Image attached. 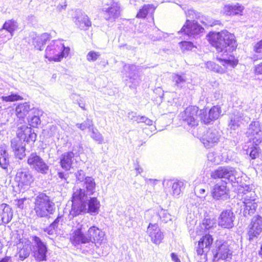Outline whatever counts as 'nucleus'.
<instances>
[{"instance_id": "obj_1", "label": "nucleus", "mask_w": 262, "mask_h": 262, "mask_svg": "<svg viewBox=\"0 0 262 262\" xmlns=\"http://www.w3.org/2000/svg\"><path fill=\"white\" fill-rule=\"evenodd\" d=\"M210 43L219 53H221L220 60L225 64H231L232 56L231 53L235 50L236 44L233 34L226 30L212 33L209 36Z\"/></svg>"}, {"instance_id": "obj_13", "label": "nucleus", "mask_w": 262, "mask_h": 262, "mask_svg": "<svg viewBox=\"0 0 262 262\" xmlns=\"http://www.w3.org/2000/svg\"><path fill=\"white\" fill-rule=\"evenodd\" d=\"M262 232V216L256 215L252 217L248 226L247 235L249 241L257 238Z\"/></svg>"}, {"instance_id": "obj_10", "label": "nucleus", "mask_w": 262, "mask_h": 262, "mask_svg": "<svg viewBox=\"0 0 262 262\" xmlns=\"http://www.w3.org/2000/svg\"><path fill=\"white\" fill-rule=\"evenodd\" d=\"M213 260L218 261L220 259L227 260L230 259L232 252L229 248V245L226 242L217 241L215 243V247L213 250Z\"/></svg>"}, {"instance_id": "obj_56", "label": "nucleus", "mask_w": 262, "mask_h": 262, "mask_svg": "<svg viewBox=\"0 0 262 262\" xmlns=\"http://www.w3.org/2000/svg\"><path fill=\"white\" fill-rule=\"evenodd\" d=\"M25 201H26V198L15 200L14 204L17 208L23 209L24 207V202Z\"/></svg>"}, {"instance_id": "obj_53", "label": "nucleus", "mask_w": 262, "mask_h": 262, "mask_svg": "<svg viewBox=\"0 0 262 262\" xmlns=\"http://www.w3.org/2000/svg\"><path fill=\"white\" fill-rule=\"evenodd\" d=\"M57 230V229L55 227L53 226L52 224H50V225L46 228L44 231L45 232H47L48 234L53 235L56 234Z\"/></svg>"}, {"instance_id": "obj_34", "label": "nucleus", "mask_w": 262, "mask_h": 262, "mask_svg": "<svg viewBox=\"0 0 262 262\" xmlns=\"http://www.w3.org/2000/svg\"><path fill=\"white\" fill-rule=\"evenodd\" d=\"M31 110L29 103H20L15 108V113L18 118H24Z\"/></svg>"}, {"instance_id": "obj_59", "label": "nucleus", "mask_w": 262, "mask_h": 262, "mask_svg": "<svg viewBox=\"0 0 262 262\" xmlns=\"http://www.w3.org/2000/svg\"><path fill=\"white\" fill-rule=\"evenodd\" d=\"M250 157L252 159H254L258 156V151L256 148L252 149L250 152Z\"/></svg>"}, {"instance_id": "obj_58", "label": "nucleus", "mask_w": 262, "mask_h": 262, "mask_svg": "<svg viewBox=\"0 0 262 262\" xmlns=\"http://www.w3.org/2000/svg\"><path fill=\"white\" fill-rule=\"evenodd\" d=\"M254 50L257 53H261L260 58H262V39L254 46Z\"/></svg>"}, {"instance_id": "obj_26", "label": "nucleus", "mask_w": 262, "mask_h": 262, "mask_svg": "<svg viewBox=\"0 0 262 262\" xmlns=\"http://www.w3.org/2000/svg\"><path fill=\"white\" fill-rule=\"evenodd\" d=\"M13 215V210L9 205L4 203L0 204V225L10 222Z\"/></svg>"}, {"instance_id": "obj_62", "label": "nucleus", "mask_w": 262, "mask_h": 262, "mask_svg": "<svg viewBox=\"0 0 262 262\" xmlns=\"http://www.w3.org/2000/svg\"><path fill=\"white\" fill-rule=\"evenodd\" d=\"M140 123L143 122L145 123V124L148 125H151L152 124V121L145 116H141V118H140Z\"/></svg>"}, {"instance_id": "obj_35", "label": "nucleus", "mask_w": 262, "mask_h": 262, "mask_svg": "<svg viewBox=\"0 0 262 262\" xmlns=\"http://www.w3.org/2000/svg\"><path fill=\"white\" fill-rule=\"evenodd\" d=\"M187 78L185 75L173 74L172 75V81L174 86L178 89L183 88L186 82Z\"/></svg>"}, {"instance_id": "obj_32", "label": "nucleus", "mask_w": 262, "mask_h": 262, "mask_svg": "<svg viewBox=\"0 0 262 262\" xmlns=\"http://www.w3.org/2000/svg\"><path fill=\"white\" fill-rule=\"evenodd\" d=\"M50 35L47 33H43L40 35H36L32 37V42L34 47L38 50H43L42 47L46 41L50 39Z\"/></svg>"}, {"instance_id": "obj_19", "label": "nucleus", "mask_w": 262, "mask_h": 262, "mask_svg": "<svg viewBox=\"0 0 262 262\" xmlns=\"http://www.w3.org/2000/svg\"><path fill=\"white\" fill-rule=\"evenodd\" d=\"M213 238L210 234H205L198 242V246L196 253L198 255L203 256V258L206 259V253L209 251L210 246L212 245Z\"/></svg>"}, {"instance_id": "obj_21", "label": "nucleus", "mask_w": 262, "mask_h": 262, "mask_svg": "<svg viewBox=\"0 0 262 262\" xmlns=\"http://www.w3.org/2000/svg\"><path fill=\"white\" fill-rule=\"evenodd\" d=\"M220 137L219 133L216 129L209 128L203 136L202 143L206 148H209L217 143Z\"/></svg>"}, {"instance_id": "obj_27", "label": "nucleus", "mask_w": 262, "mask_h": 262, "mask_svg": "<svg viewBox=\"0 0 262 262\" xmlns=\"http://www.w3.org/2000/svg\"><path fill=\"white\" fill-rule=\"evenodd\" d=\"M74 155L73 152L68 151L63 153L60 156V165L63 169L66 171L70 170L75 160Z\"/></svg>"}, {"instance_id": "obj_61", "label": "nucleus", "mask_w": 262, "mask_h": 262, "mask_svg": "<svg viewBox=\"0 0 262 262\" xmlns=\"http://www.w3.org/2000/svg\"><path fill=\"white\" fill-rule=\"evenodd\" d=\"M203 226L205 229H209L211 227V221L210 219H206L204 220Z\"/></svg>"}, {"instance_id": "obj_22", "label": "nucleus", "mask_w": 262, "mask_h": 262, "mask_svg": "<svg viewBox=\"0 0 262 262\" xmlns=\"http://www.w3.org/2000/svg\"><path fill=\"white\" fill-rule=\"evenodd\" d=\"M204 30L197 22L195 21H190L187 20L186 24L183 26L179 33H184L188 37H191L194 35L199 34Z\"/></svg>"}, {"instance_id": "obj_5", "label": "nucleus", "mask_w": 262, "mask_h": 262, "mask_svg": "<svg viewBox=\"0 0 262 262\" xmlns=\"http://www.w3.org/2000/svg\"><path fill=\"white\" fill-rule=\"evenodd\" d=\"M199 113L198 107L196 106L187 107L180 114V118L184 125L190 128L196 127L200 121Z\"/></svg>"}, {"instance_id": "obj_18", "label": "nucleus", "mask_w": 262, "mask_h": 262, "mask_svg": "<svg viewBox=\"0 0 262 262\" xmlns=\"http://www.w3.org/2000/svg\"><path fill=\"white\" fill-rule=\"evenodd\" d=\"M83 188L76 189L74 191H79L80 190L82 192V196L88 198L89 196L93 195L96 192V184L95 179L92 177H87L85 180L82 184Z\"/></svg>"}, {"instance_id": "obj_64", "label": "nucleus", "mask_w": 262, "mask_h": 262, "mask_svg": "<svg viewBox=\"0 0 262 262\" xmlns=\"http://www.w3.org/2000/svg\"><path fill=\"white\" fill-rule=\"evenodd\" d=\"M255 71L257 74H262V63L256 66Z\"/></svg>"}, {"instance_id": "obj_41", "label": "nucleus", "mask_w": 262, "mask_h": 262, "mask_svg": "<svg viewBox=\"0 0 262 262\" xmlns=\"http://www.w3.org/2000/svg\"><path fill=\"white\" fill-rule=\"evenodd\" d=\"M91 138L99 144H102L103 142L104 139L102 135L100 133L98 129L96 128H92Z\"/></svg>"}, {"instance_id": "obj_46", "label": "nucleus", "mask_w": 262, "mask_h": 262, "mask_svg": "<svg viewBox=\"0 0 262 262\" xmlns=\"http://www.w3.org/2000/svg\"><path fill=\"white\" fill-rule=\"evenodd\" d=\"M156 32H157L156 33L155 35L150 34L149 35V38L152 41H159L162 39L163 38L165 37V35H166L165 33L159 30H157Z\"/></svg>"}, {"instance_id": "obj_23", "label": "nucleus", "mask_w": 262, "mask_h": 262, "mask_svg": "<svg viewBox=\"0 0 262 262\" xmlns=\"http://www.w3.org/2000/svg\"><path fill=\"white\" fill-rule=\"evenodd\" d=\"M249 119V117L245 115L243 110H235L230 117L229 126L231 129L235 130L239 126L240 123L243 121L247 122Z\"/></svg>"}, {"instance_id": "obj_20", "label": "nucleus", "mask_w": 262, "mask_h": 262, "mask_svg": "<svg viewBox=\"0 0 262 262\" xmlns=\"http://www.w3.org/2000/svg\"><path fill=\"white\" fill-rule=\"evenodd\" d=\"M212 196L216 200H226L229 198V190L226 183L221 182L215 184L212 190Z\"/></svg>"}, {"instance_id": "obj_54", "label": "nucleus", "mask_w": 262, "mask_h": 262, "mask_svg": "<svg viewBox=\"0 0 262 262\" xmlns=\"http://www.w3.org/2000/svg\"><path fill=\"white\" fill-rule=\"evenodd\" d=\"M63 222V216L62 215H58L51 224L55 227L57 229L59 225H62Z\"/></svg>"}, {"instance_id": "obj_16", "label": "nucleus", "mask_w": 262, "mask_h": 262, "mask_svg": "<svg viewBox=\"0 0 262 262\" xmlns=\"http://www.w3.org/2000/svg\"><path fill=\"white\" fill-rule=\"evenodd\" d=\"M102 12L105 20L113 22L120 16V5L113 3L110 5L104 6Z\"/></svg>"}, {"instance_id": "obj_30", "label": "nucleus", "mask_w": 262, "mask_h": 262, "mask_svg": "<svg viewBox=\"0 0 262 262\" xmlns=\"http://www.w3.org/2000/svg\"><path fill=\"white\" fill-rule=\"evenodd\" d=\"M86 201L88 213L94 215L97 214L100 207V203L97 198L90 196L87 198Z\"/></svg>"}, {"instance_id": "obj_25", "label": "nucleus", "mask_w": 262, "mask_h": 262, "mask_svg": "<svg viewBox=\"0 0 262 262\" xmlns=\"http://www.w3.org/2000/svg\"><path fill=\"white\" fill-rule=\"evenodd\" d=\"M234 216L231 210H224L219 218V225L224 228H231L233 226Z\"/></svg>"}, {"instance_id": "obj_43", "label": "nucleus", "mask_w": 262, "mask_h": 262, "mask_svg": "<svg viewBox=\"0 0 262 262\" xmlns=\"http://www.w3.org/2000/svg\"><path fill=\"white\" fill-rule=\"evenodd\" d=\"M206 65L207 69L217 73H224L225 71L222 67L212 61L207 62Z\"/></svg>"}, {"instance_id": "obj_52", "label": "nucleus", "mask_w": 262, "mask_h": 262, "mask_svg": "<svg viewBox=\"0 0 262 262\" xmlns=\"http://www.w3.org/2000/svg\"><path fill=\"white\" fill-rule=\"evenodd\" d=\"M199 119L205 123V119H208L209 113L206 110H199Z\"/></svg>"}, {"instance_id": "obj_3", "label": "nucleus", "mask_w": 262, "mask_h": 262, "mask_svg": "<svg viewBox=\"0 0 262 262\" xmlns=\"http://www.w3.org/2000/svg\"><path fill=\"white\" fill-rule=\"evenodd\" d=\"M239 193H242V204L243 206V214L245 217L253 214L257 207V196L253 190L252 185H245L239 189ZM242 210V209H241Z\"/></svg>"}, {"instance_id": "obj_6", "label": "nucleus", "mask_w": 262, "mask_h": 262, "mask_svg": "<svg viewBox=\"0 0 262 262\" xmlns=\"http://www.w3.org/2000/svg\"><path fill=\"white\" fill-rule=\"evenodd\" d=\"M212 178H225L231 183H238L239 176L235 169L231 167H219L211 173Z\"/></svg>"}, {"instance_id": "obj_50", "label": "nucleus", "mask_w": 262, "mask_h": 262, "mask_svg": "<svg viewBox=\"0 0 262 262\" xmlns=\"http://www.w3.org/2000/svg\"><path fill=\"white\" fill-rule=\"evenodd\" d=\"M75 177L77 181L79 182H84L87 177L85 176V172L82 170H78L75 173Z\"/></svg>"}, {"instance_id": "obj_12", "label": "nucleus", "mask_w": 262, "mask_h": 262, "mask_svg": "<svg viewBox=\"0 0 262 262\" xmlns=\"http://www.w3.org/2000/svg\"><path fill=\"white\" fill-rule=\"evenodd\" d=\"M63 48V44L59 40H52L46 49L45 57L49 61H60L59 54Z\"/></svg>"}, {"instance_id": "obj_37", "label": "nucleus", "mask_w": 262, "mask_h": 262, "mask_svg": "<svg viewBox=\"0 0 262 262\" xmlns=\"http://www.w3.org/2000/svg\"><path fill=\"white\" fill-rule=\"evenodd\" d=\"M9 164V154L4 147L0 146V166L3 169H6Z\"/></svg>"}, {"instance_id": "obj_39", "label": "nucleus", "mask_w": 262, "mask_h": 262, "mask_svg": "<svg viewBox=\"0 0 262 262\" xmlns=\"http://www.w3.org/2000/svg\"><path fill=\"white\" fill-rule=\"evenodd\" d=\"M18 252L19 258L20 260H24L29 255L31 250V246L29 244L23 245L22 247H19Z\"/></svg>"}, {"instance_id": "obj_63", "label": "nucleus", "mask_w": 262, "mask_h": 262, "mask_svg": "<svg viewBox=\"0 0 262 262\" xmlns=\"http://www.w3.org/2000/svg\"><path fill=\"white\" fill-rule=\"evenodd\" d=\"M70 98L75 103H78L79 102L81 101L80 96L76 94H71Z\"/></svg>"}, {"instance_id": "obj_49", "label": "nucleus", "mask_w": 262, "mask_h": 262, "mask_svg": "<svg viewBox=\"0 0 262 262\" xmlns=\"http://www.w3.org/2000/svg\"><path fill=\"white\" fill-rule=\"evenodd\" d=\"M128 118L132 120L133 122H136L137 123H140V118H141V116H138L136 113L132 112L128 113L127 115Z\"/></svg>"}, {"instance_id": "obj_2", "label": "nucleus", "mask_w": 262, "mask_h": 262, "mask_svg": "<svg viewBox=\"0 0 262 262\" xmlns=\"http://www.w3.org/2000/svg\"><path fill=\"white\" fill-rule=\"evenodd\" d=\"M104 233L96 226L89 227L88 223L81 221L75 227L71 234L70 241L73 245L86 244L92 242L101 243L104 239Z\"/></svg>"}, {"instance_id": "obj_36", "label": "nucleus", "mask_w": 262, "mask_h": 262, "mask_svg": "<svg viewBox=\"0 0 262 262\" xmlns=\"http://www.w3.org/2000/svg\"><path fill=\"white\" fill-rule=\"evenodd\" d=\"M208 113V119H205V124H209L218 119L221 113L220 108L217 106H214L210 109Z\"/></svg>"}, {"instance_id": "obj_55", "label": "nucleus", "mask_w": 262, "mask_h": 262, "mask_svg": "<svg viewBox=\"0 0 262 262\" xmlns=\"http://www.w3.org/2000/svg\"><path fill=\"white\" fill-rule=\"evenodd\" d=\"M70 49L69 47H65L63 45V48L59 54L60 61L63 57H66L70 53Z\"/></svg>"}, {"instance_id": "obj_7", "label": "nucleus", "mask_w": 262, "mask_h": 262, "mask_svg": "<svg viewBox=\"0 0 262 262\" xmlns=\"http://www.w3.org/2000/svg\"><path fill=\"white\" fill-rule=\"evenodd\" d=\"M82 193L81 190L73 191L71 213L74 216L78 215L81 213H88L86 202L87 198L83 197L81 195Z\"/></svg>"}, {"instance_id": "obj_51", "label": "nucleus", "mask_w": 262, "mask_h": 262, "mask_svg": "<svg viewBox=\"0 0 262 262\" xmlns=\"http://www.w3.org/2000/svg\"><path fill=\"white\" fill-rule=\"evenodd\" d=\"M159 216L163 222L166 223L168 220H170V214L165 210H162L159 213Z\"/></svg>"}, {"instance_id": "obj_60", "label": "nucleus", "mask_w": 262, "mask_h": 262, "mask_svg": "<svg viewBox=\"0 0 262 262\" xmlns=\"http://www.w3.org/2000/svg\"><path fill=\"white\" fill-rule=\"evenodd\" d=\"M58 177L61 180L67 181V178L69 177L68 173H66L64 172L60 171L57 173Z\"/></svg>"}, {"instance_id": "obj_28", "label": "nucleus", "mask_w": 262, "mask_h": 262, "mask_svg": "<svg viewBox=\"0 0 262 262\" xmlns=\"http://www.w3.org/2000/svg\"><path fill=\"white\" fill-rule=\"evenodd\" d=\"M167 185L171 187L170 193L174 198H179L185 188V182L182 180L168 181Z\"/></svg>"}, {"instance_id": "obj_17", "label": "nucleus", "mask_w": 262, "mask_h": 262, "mask_svg": "<svg viewBox=\"0 0 262 262\" xmlns=\"http://www.w3.org/2000/svg\"><path fill=\"white\" fill-rule=\"evenodd\" d=\"M72 18L75 25L81 30H86L91 26L89 17L81 10H75Z\"/></svg>"}, {"instance_id": "obj_11", "label": "nucleus", "mask_w": 262, "mask_h": 262, "mask_svg": "<svg viewBox=\"0 0 262 262\" xmlns=\"http://www.w3.org/2000/svg\"><path fill=\"white\" fill-rule=\"evenodd\" d=\"M18 186L23 189H28L34 181L32 172L27 168L18 169L15 176Z\"/></svg>"}, {"instance_id": "obj_40", "label": "nucleus", "mask_w": 262, "mask_h": 262, "mask_svg": "<svg viewBox=\"0 0 262 262\" xmlns=\"http://www.w3.org/2000/svg\"><path fill=\"white\" fill-rule=\"evenodd\" d=\"M34 113H36L37 115H34L28 120L29 125L33 127H37L40 124L41 121L39 115L41 114L42 112L38 110H34Z\"/></svg>"}, {"instance_id": "obj_33", "label": "nucleus", "mask_w": 262, "mask_h": 262, "mask_svg": "<svg viewBox=\"0 0 262 262\" xmlns=\"http://www.w3.org/2000/svg\"><path fill=\"white\" fill-rule=\"evenodd\" d=\"M11 147L15 156L19 159H22L25 156V147L16 139L11 140Z\"/></svg>"}, {"instance_id": "obj_31", "label": "nucleus", "mask_w": 262, "mask_h": 262, "mask_svg": "<svg viewBox=\"0 0 262 262\" xmlns=\"http://www.w3.org/2000/svg\"><path fill=\"white\" fill-rule=\"evenodd\" d=\"M244 7L236 3L225 5L223 8L224 13L227 15H242Z\"/></svg>"}, {"instance_id": "obj_48", "label": "nucleus", "mask_w": 262, "mask_h": 262, "mask_svg": "<svg viewBox=\"0 0 262 262\" xmlns=\"http://www.w3.org/2000/svg\"><path fill=\"white\" fill-rule=\"evenodd\" d=\"M45 133H47L49 137L54 136L58 132V127L56 125H50L46 129L43 130Z\"/></svg>"}, {"instance_id": "obj_24", "label": "nucleus", "mask_w": 262, "mask_h": 262, "mask_svg": "<svg viewBox=\"0 0 262 262\" xmlns=\"http://www.w3.org/2000/svg\"><path fill=\"white\" fill-rule=\"evenodd\" d=\"M147 233L151 241L157 245L161 243L164 237L163 233L157 224L150 223L147 229Z\"/></svg>"}, {"instance_id": "obj_4", "label": "nucleus", "mask_w": 262, "mask_h": 262, "mask_svg": "<svg viewBox=\"0 0 262 262\" xmlns=\"http://www.w3.org/2000/svg\"><path fill=\"white\" fill-rule=\"evenodd\" d=\"M34 204V210L38 217H47L53 214L55 210V204L50 200L49 196L43 193L35 197Z\"/></svg>"}, {"instance_id": "obj_44", "label": "nucleus", "mask_w": 262, "mask_h": 262, "mask_svg": "<svg viewBox=\"0 0 262 262\" xmlns=\"http://www.w3.org/2000/svg\"><path fill=\"white\" fill-rule=\"evenodd\" d=\"M2 99L6 102H13L18 100H21L23 98L16 93H11L10 95L6 96H2Z\"/></svg>"}, {"instance_id": "obj_14", "label": "nucleus", "mask_w": 262, "mask_h": 262, "mask_svg": "<svg viewBox=\"0 0 262 262\" xmlns=\"http://www.w3.org/2000/svg\"><path fill=\"white\" fill-rule=\"evenodd\" d=\"M247 135L255 145H258L262 142V125L258 121L251 122Z\"/></svg>"}, {"instance_id": "obj_15", "label": "nucleus", "mask_w": 262, "mask_h": 262, "mask_svg": "<svg viewBox=\"0 0 262 262\" xmlns=\"http://www.w3.org/2000/svg\"><path fill=\"white\" fill-rule=\"evenodd\" d=\"M32 239L34 242V256L35 259L38 261L46 260L48 248L46 244L36 236H33Z\"/></svg>"}, {"instance_id": "obj_47", "label": "nucleus", "mask_w": 262, "mask_h": 262, "mask_svg": "<svg viewBox=\"0 0 262 262\" xmlns=\"http://www.w3.org/2000/svg\"><path fill=\"white\" fill-rule=\"evenodd\" d=\"M100 56L99 52L91 51L86 55V59L90 61H95Z\"/></svg>"}, {"instance_id": "obj_45", "label": "nucleus", "mask_w": 262, "mask_h": 262, "mask_svg": "<svg viewBox=\"0 0 262 262\" xmlns=\"http://www.w3.org/2000/svg\"><path fill=\"white\" fill-rule=\"evenodd\" d=\"M76 126L81 130H84L86 128L91 129V127L93 126V123L92 120L87 119L82 123H77Z\"/></svg>"}, {"instance_id": "obj_8", "label": "nucleus", "mask_w": 262, "mask_h": 262, "mask_svg": "<svg viewBox=\"0 0 262 262\" xmlns=\"http://www.w3.org/2000/svg\"><path fill=\"white\" fill-rule=\"evenodd\" d=\"M138 67L134 64H125L124 66V74L127 78L126 84L130 88H136L139 85L140 79L137 73Z\"/></svg>"}, {"instance_id": "obj_9", "label": "nucleus", "mask_w": 262, "mask_h": 262, "mask_svg": "<svg viewBox=\"0 0 262 262\" xmlns=\"http://www.w3.org/2000/svg\"><path fill=\"white\" fill-rule=\"evenodd\" d=\"M27 163L32 169L42 174H47L48 172L49 166L36 152H32L30 155Z\"/></svg>"}, {"instance_id": "obj_57", "label": "nucleus", "mask_w": 262, "mask_h": 262, "mask_svg": "<svg viewBox=\"0 0 262 262\" xmlns=\"http://www.w3.org/2000/svg\"><path fill=\"white\" fill-rule=\"evenodd\" d=\"M182 48L183 50H191L193 48V45L190 41H183L181 42Z\"/></svg>"}, {"instance_id": "obj_38", "label": "nucleus", "mask_w": 262, "mask_h": 262, "mask_svg": "<svg viewBox=\"0 0 262 262\" xmlns=\"http://www.w3.org/2000/svg\"><path fill=\"white\" fill-rule=\"evenodd\" d=\"M155 8L153 5H144L138 12L136 17L138 18H144L149 12H153Z\"/></svg>"}, {"instance_id": "obj_29", "label": "nucleus", "mask_w": 262, "mask_h": 262, "mask_svg": "<svg viewBox=\"0 0 262 262\" xmlns=\"http://www.w3.org/2000/svg\"><path fill=\"white\" fill-rule=\"evenodd\" d=\"M17 28L16 23L12 20H8L4 23L3 26V28L0 30V34L3 36L4 30L7 32V35L5 36V40H8L10 39L13 35V32Z\"/></svg>"}, {"instance_id": "obj_42", "label": "nucleus", "mask_w": 262, "mask_h": 262, "mask_svg": "<svg viewBox=\"0 0 262 262\" xmlns=\"http://www.w3.org/2000/svg\"><path fill=\"white\" fill-rule=\"evenodd\" d=\"M23 139L27 142H34L36 139V134L32 132L31 128H27L24 133Z\"/></svg>"}]
</instances>
